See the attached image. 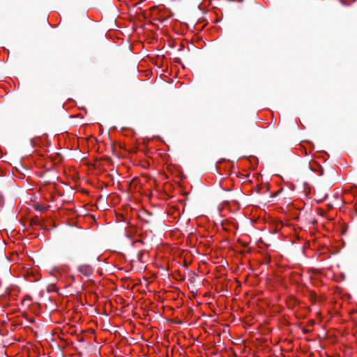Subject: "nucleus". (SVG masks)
Returning a JSON list of instances; mask_svg holds the SVG:
<instances>
[{
	"instance_id": "f03ea898",
	"label": "nucleus",
	"mask_w": 357,
	"mask_h": 357,
	"mask_svg": "<svg viewBox=\"0 0 357 357\" xmlns=\"http://www.w3.org/2000/svg\"><path fill=\"white\" fill-rule=\"evenodd\" d=\"M4 204V198L1 192H0V208Z\"/></svg>"
},
{
	"instance_id": "0eeeda50",
	"label": "nucleus",
	"mask_w": 357,
	"mask_h": 357,
	"mask_svg": "<svg viewBox=\"0 0 357 357\" xmlns=\"http://www.w3.org/2000/svg\"><path fill=\"white\" fill-rule=\"evenodd\" d=\"M145 222H146V223H149V222H150V221H149V220H145Z\"/></svg>"
},
{
	"instance_id": "7ed1b4c3",
	"label": "nucleus",
	"mask_w": 357,
	"mask_h": 357,
	"mask_svg": "<svg viewBox=\"0 0 357 357\" xmlns=\"http://www.w3.org/2000/svg\"><path fill=\"white\" fill-rule=\"evenodd\" d=\"M104 199H104V197H103V196H102V195H100V196L98 197V200L99 202H100V201H104Z\"/></svg>"
},
{
	"instance_id": "f257e3e1",
	"label": "nucleus",
	"mask_w": 357,
	"mask_h": 357,
	"mask_svg": "<svg viewBox=\"0 0 357 357\" xmlns=\"http://www.w3.org/2000/svg\"><path fill=\"white\" fill-rule=\"evenodd\" d=\"M77 271L86 277H89L93 273V268L89 264H80L77 266Z\"/></svg>"
},
{
	"instance_id": "39448f33",
	"label": "nucleus",
	"mask_w": 357,
	"mask_h": 357,
	"mask_svg": "<svg viewBox=\"0 0 357 357\" xmlns=\"http://www.w3.org/2000/svg\"><path fill=\"white\" fill-rule=\"evenodd\" d=\"M141 256H142V253H139H139L137 255V257L138 260H140Z\"/></svg>"
},
{
	"instance_id": "20e7f679",
	"label": "nucleus",
	"mask_w": 357,
	"mask_h": 357,
	"mask_svg": "<svg viewBox=\"0 0 357 357\" xmlns=\"http://www.w3.org/2000/svg\"><path fill=\"white\" fill-rule=\"evenodd\" d=\"M136 242H142V241H139V240H137V241H132V243H131L132 246H134Z\"/></svg>"
},
{
	"instance_id": "423d86ee",
	"label": "nucleus",
	"mask_w": 357,
	"mask_h": 357,
	"mask_svg": "<svg viewBox=\"0 0 357 357\" xmlns=\"http://www.w3.org/2000/svg\"><path fill=\"white\" fill-rule=\"evenodd\" d=\"M29 321L30 322H33L34 321V319H30Z\"/></svg>"
},
{
	"instance_id": "6e6552de",
	"label": "nucleus",
	"mask_w": 357,
	"mask_h": 357,
	"mask_svg": "<svg viewBox=\"0 0 357 357\" xmlns=\"http://www.w3.org/2000/svg\"><path fill=\"white\" fill-rule=\"evenodd\" d=\"M126 236H127L128 238H130V235H129V234H126Z\"/></svg>"
}]
</instances>
